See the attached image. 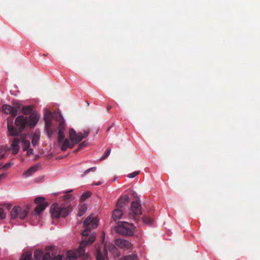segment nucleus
I'll use <instances>...</instances> for the list:
<instances>
[{
	"label": "nucleus",
	"mask_w": 260,
	"mask_h": 260,
	"mask_svg": "<svg viewBox=\"0 0 260 260\" xmlns=\"http://www.w3.org/2000/svg\"><path fill=\"white\" fill-rule=\"evenodd\" d=\"M18 136H20V140L23 143L22 148L23 151H26L30 146V142L28 140H26L25 138L26 136L25 134H22V133Z\"/></svg>",
	"instance_id": "obj_15"
},
{
	"label": "nucleus",
	"mask_w": 260,
	"mask_h": 260,
	"mask_svg": "<svg viewBox=\"0 0 260 260\" xmlns=\"http://www.w3.org/2000/svg\"><path fill=\"white\" fill-rule=\"evenodd\" d=\"M32 253L30 251L24 252L20 258V260H31Z\"/></svg>",
	"instance_id": "obj_20"
},
{
	"label": "nucleus",
	"mask_w": 260,
	"mask_h": 260,
	"mask_svg": "<svg viewBox=\"0 0 260 260\" xmlns=\"http://www.w3.org/2000/svg\"><path fill=\"white\" fill-rule=\"evenodd\" d=\"M32 108L30 106H24L22 108V112L25 115L30 114Z\"/></svg>",
	"instance_id": "obj_24"
},
{
	"label": "nucleus",
	"mask_w": 260,
	"mask_h": 260,
	"mask_svg": "<svg viewBox=\"0 0 260 260\" xmlns=\"http://www.w3.org/2000/svg\"><path fill=\"white\" fill-rule=\"evenodd\" d=\"M142 221L143 223L147 224H150L152 222V219L147 216H144L142 218Z\"/></svg>",
	"instance_id": "obj_28"
},
{
	"label": "nucleus",
	"mask_w": 260,
	"mask_h": 260,
	"mask_svg": "<svg viewBox=\"0 0 260 260\" xmlns=\"http://www.w3.org/2000/svg\"><path fill=\"white\" fill-rule=\"evenodd\" d=\"M98 220L96 217L90 215L83 222L84 230L82 235L83 239L80 243L79 248L75 250H69L67 253V260H76L78 257H82L83 259L86 258L85 252V247L88 245L91 244L95 240L94 234L89 235L91 229H95L98 226Z\"/></svg>",
	"instance_id": "obj_2"
},
{
	"label": "nucleus",
	"mask_w": 260,
	"mask_h": 260,
	"mask_svg": "<svg viewBox=\"0 0 260 260\" xmlns=\"http://www.w3.org/2000/svg\"><path fill=\"white\" fill-rule=\"evenodd\" d=\"M80 150V149H78V148L77 149H76V150H74V152H78V151H79Z\"/></svg>",
	"instance_id": "obj_46"
},
{
	"label": "nucleus",
	"mask_w": 260,
	"mask_h": 260,
	"mask_svg": "<svg viewBox=\"0 0 260 260\" xmlns=\"http://www.w3.org/2000/svg\"><path fill=\"white\" fill-rule=\"evenodd\" d=\"M102 183H103V182L99 181V182H98L97 183H94V185H100L102 184Z\"/></svg>",
	"instance_id": "obj_42"
},
{
	"label": "nucleus",
	"mask_w": 260,
	"mask_h": 260,
	"mask_svg": "<svg viewBox=\"0 0 260 260\" xmlns=\"http://www.w3.org/2000/svg\"><path fill=\"white\" fill-rule=\"evenodd\" d=\"M72 210V208L71 206L65 207L61 205L59 206L56 203L52 204L50 207V213L52 217L56 219L59 217H66Z\"/></svg>",
	"instance_id": "obj_3"
},
{
	"label": "nucleus",
	"mask_w": 260,
	"mask_h": 260,
	"mask_svg": "<svg viewBox=\"0 0 260 260\" xmlns=\"http://www.w3.org/2000/svg\"><path fill=\"white\" fill-rule=\"evenodd\" d=\"M35 260H53L50 253L47 252L43 255V252L40 250H36L34 252Z\"/></svg>",
	"instance_id": "obj_10"
},
{
	"label": "nucleus",
	"mask_w": 260,
	"mask_h": 260,
	"mask_svg": "<svg viewBox=\"0 0 260 260\" xmlns=\"http://www.w3.org/2000/svg\"><path fill=\"white\" fill-rule=\"evenodd\" d=\"M112 107L111 106H109L107 108V112H109L110 110L111 109Z\"/></svg>",
	"instance_id": "obj_43"
},
{
	"label": "nucleus",
	"mask_w": 260,
	"mask_h": 260,
	"mask_svg": "<svg viewBox=\"0 0 260 260\" xmlns=\"http://www.w3.org/2000/svg\"><path fill=\"white\" fill-rule=\"evenodd\" d=\"M54 116H55L56 120L59 121L58 126V131L62 130V131H64L65 128V124L62 115L59 112H56L54 113Z\"/></svg>",
	"instance_id": "obj_11"
},
{
	"label": "nucleus",
	"mask_w": 260,
	"mask_h": 260,
	"mask_svg": "<svg viewBox=\"0 0 260 260\" xmlns=\"http://www.w3.org/2000/svg\"><path fill=\"white\" fill-rule=\"evenodd\" d=\"M3 147H0V153H1V152L3 151Z\"/></svg>",
	"instance_id": "obj_45"
},
{
	"label": "nucleus",
	"mask_w": 260,
	"mask_h": 260,
	"mask_svg": "<svg viewBox=\"0 0 260 260\" xmlns=\"http://www.w3.org/2000/svg\"><path fill=\"white\" fill-rule=\"evenodd\" d=\"M69 133L70 140L74 142L75 144H78L84 139L82 133L77 134L73 128L70 129Z\"/></svg>",
	"instance_id": "obj_8"
},
{
	"label": "nucleus",
	"mask_w": 260,
	"mask_h": 260,
	"mask_svg": "<svg viewBox=\"0 0 260 260\" xmlns=\"http://www.w3.org/2000/svg\"><path fill=\"white\" fill-rule=\"evenodd\" d=\"M64 140V131H62V130L58 131V137H57L58 143L59 144H62V143Z\"/></svg>",
	"instance_id": "obj_21"
},
{
	"label": "nucleus",
	"mask_w": 260,
	"mask_h": 260,
	"mask_svg": "<svg viewBox=\"0 0 260 260\" xmlns=\"http://www.w3.org/2000/svg\"><path fill=\"white\" fill-rule=\"evenodd\" d=\"M109 250L115 256L118 257L120 256V252L114 245L111 246L110 247Z\"/></svg>",
	"instance_id": "obj_23"
},
{
	"label": "nucleus",
	"mask_w": 260,
	"mask_h": 260,
	"mask_svg": "<svg viewBox=\"0 0 260 260\" xmlns=\"http://www.w3.org/2000/svg\"><path fill=\"white\" fill-rule=\"evenodd\" d=\"M61 144V150L63 151H65L68 148H73L75 145L74 142L68 139H64Z\"/></svg>",
	"instance_id": "obj_13"
},
{
	"label": "nucleus",
	"mask_w": 260,
	"mask_h": 260,
	"mask_svg": "<svg viewBox=\"0 0 260 260\" xmlns=\"http://www.w3.org/2000/svg\"><path fill=\"white\" fill-rule=\"evenodd\" d=\"M96 170V167H91L87 170H86L84 173L83 175L85 176L87 175L90 172H94Z\"/></svg>",
	"instance_id": "obj_35"
},
{
	"label": "nucleus",
	"mask_w": 260,
	"mask_h": 260,
	"mask_svg": "<svg viewBox=\"0 0 260 260\" xmlns=\"http://www.w3.org/2000/svg\"><path fill=\"white\" fill-rule=\"evenodd\" d=\"M129 198L126 196H122L120 199H118L117 202L116 206L117 208H122L124 206L126 202H128Z\"/></svg>",
	"instance_id": "obj_16"
},
{
	"label": "nucleus",
	"mask_w": 260,
	"mask_h": 260,
	"mask_svg": "<svg viewBox=\"0 0 260 260\" xmlns=\"http://www.w3.org/2000/svg\"><path fill=\"white\" fill-rule=\"evenodd\" d=\"M141 214L142 210L140 203L137 201H133L129 212V218L133 219L135 222H138L141 220Z\"/></svg>",
	"instance_id": "obj_6"
},
{
	"label": "nucleus",
	"mask_w": 260,
	"mask_h": 260,
	"mask_svg": "<svg viewBox=\"0 0 260 260\" xmlns=\"http://www.w3.org/2000/svg\"><path fill=\"white\" fill-rule=\"evenodd\" d=\"M4 157H5V155L4 154H2L1 155H0V159H2Z\"/></svg>",
	"instance_id": "obj_44"
},
{
	"label": "nucleus",
	"mask_w": 260,
	"mask_h": 260,
	"mask_svg": "<svg viewBox=\"0 0 260 260\" xmlns=\"http://www.w3.org/2000/svg\"><path fill=\"white\" fill-rule=\"evenodd\" d=\"M64 256L61 255H58L57 256L54 257L55 260H64Z\"/></svg>",
	"instance_id": "obj_39"
},
{
	"label": "nucleus",
	"mask_w": 260,
	"mask_h": 260,
	"mask_svg": "<svg viewBox=\"0 0 260 260\" xmlns=\"http://www.w3.org/2000/svg\"><path fill=\"white\" fill-rule=\"evenodd\" d=\"M135 226L134 224L127 222H121L116 227V232L125 236H132L134 234Z\"/></svg>",
	"instance_id": "obj_5"
},
{
	"label": "nucleus",
	"mask_w": 260,
	"mask_h": 260,
	"mask_svg": "<svg viewBox=\"0 0 260 260\" xmlns=\"http://www.w3.org/2000/svg\"><path fill=\"white\" fill-rule=\"evenodd\" d=\"M39 166L38 165H35L31 167H30L29 169H28L26 171H25L23 176L25 177H28L31 176L34 173H35L39 169Z\"/></svg>",
	"instance_id": "obj_17"
},
{
	"label": "nucleus",
	"mask_w": 260,
	"mask_h": 260,
	"mask_svg": "<svg viewBox=\"0 0 260 260\" xmlns=\"http://www.w3.org/2000/svg\"><path fill=\"white\" fill-rule=\"evenodd\" d=\"M6 216V213L4 212V210L0 208V220H3L5 218Z\"/></svg>",
	"instance_id": "obj_34"
},
{
	"label": "nucleus",
	"mask_w": 260,
	"mask_h": 260,
	"mask_svg": "<svg viewBox=\"0 0 260 260\" xmlns=\"http://www.w3.org/2000/svg\"><path fill=\"white\" fill-rule=\"evenodd\" d=\"M111 127H112V126H110V127H109L108 128L107 131H109L110 130V129L111 128Z\"/></svg>",
	"instance_id": "obj_47"
},
{
	"label": "nucleus",
	"mask_w": 260,
	"mask_h": 260,
	"mask_svg": "<svg viewBox=\"0 0 260 260\" xmlns=\"http://www.w3.org/2000/svg\"><path fill=\"white\" fill-rule=\"evenodd\" d=\"M48 205L47 202L43 203L42 204L38 205V206L35 209V212L36 214H40L43 211H44L45 208Z\"/></svg>",
	"instance_id": "obj_18"
},
{
	"label": "nucleus",
	"mask_w": 260,
	"mask_h": 260,
	"mask_svg": "<svg viewBox=\"0 0 260 260\" xmlns=\"http://www.w3.org/2000/svg\"><path fill=\"white\" fill-rule=\"evenodd\" d=\"M87 208V206L86 205H82L78 210V215L79 216H82L84 214V213L86 211Z\"/></svg>",
	"instance_id": "obj_22"
},
{
	"label": "nucleus",
	"mask_w": 260,
	"mask_h": 260,
	"mask_svg": "<svg viewBox=\"0 0 260 260\" xmlns=\"http://www.w3.org/2000/svg\"><path fill=\"white\" fill-rule=\"evenodd\" d=\"M73 191V190H70L68 191H66V193H67L64 196H63V199L65 201H69L72 198V195L69 194V193Z\"/></svg>",
	"instance_id": "obj_31"
},
{
	"label": "nucleus",
	"mask_w": 260,
	"mask_h": 260,
	"mask_svg": "<svg viewBox=\"0 0 260 260\" xmlns=\"http://www.w3.org/2000/svg\"><path fill=\"white\" fill-rule=\"evenodd\" d=\"M28 209H22L19 206H15L13 208L11 211V218L15 219L19 217L20 219H23L25 218L28 213Z\"/></svg>",
	"instance_id": "obj_7"
},
{
	"label": "nucleus",
	"mask_w": 260,
	"mask_h": 260,
	"mask_svg": "<svg viewBox=\"0 0 260 260\" xmlns=\"http://www.w3.org/2000/svg\"><path fill=\"white\" fill-rule=\"evenodd\" d=\"M91 194V193L89 191L84 192L81 197L80 202H83L85 201L87 199L90 197Z\"/></svg>",
	"instance_id": "obj_27"
},
{
	"label": "nucleus",
	"mask_w": 260,
	"mask_h": 260,
	"mask_svg": "<svg viewBox=\"0 0 260 260\" xmlns=\"http://www.w3.org/2000/svg\"><path fill=\"white\" fill-rule=\"evenodd\" d=\"M45 200V198L42 197H37L35 199V203L39 205V204H42L43 203H45V202H44Z\"/></svg>",
	"instance_id": "obj_29"
},
{
	"label": "nucleus",
	"mask_w": 260,
	"mask_h": 260,
	"mask_svg": "<svg viewBox=\"0 0 260 260\" xmlns=\"http://www.w3.org/2000/svg\"><path fill=\"white\" fill-rule=\"evenodd\" d=\"M13 164L11 162H8L3 166L1 169L3 170H7L13 166Z\"/></svg>",
	"instance_id": "obj_32"
},
{
	"label": "nucleus",
	"mask_w": 260,
	"mask_h": 260,
	"mask_svg": "<svg viewBox=\"0 0 260 260\" xmlns=\"http://www.w3.org/2000/svg\"><path fill=\"white\" fill-rule=\"evenodd\" d=\"M87 144L85 141L81 143L78 146V149H81L86 146Z\"/></svg>",
	"instance_id": "obj_38"
},
{
	"label": "nucleus",
	"mask_w": 260,
	"mask_h": 260,
	"mask_svg": "<svg viewBox=\"0 0 260 260\" xmlns=\"http://www.w3.org/2000/svg\"><path fill=\"white\" fill-rule=\"evenodd\" d=\"M110 152H111V149H109V148L107 149L104 152L103 156H102L100 158L99 160L102 161V160L105 159V158H106L109 155Z\"/></svg>",
	"instance_id": "obj_30"
},
{
	"label": "nucleus",
	"mask_w": 260,
	"mask_h": 260,
	"mask_svg": "<svg viewBox=\"0 0 260 260\" xmlns=\"http://www.w3.org/2000/svg\"><path fill=\"white\" fill-rule=\"evenodd\" d=\"M7 176V174L6 173H2V174H1L0 175V181H1V180L2 179L6 178Z\"/></svg>",
	"instance_id": "obj_41"
},
{
	"label": "nucleus",
	"mask_w": 260,
	"mask_h": 260,
	"mask_svg": "<svg viewBox=\"0 0 260 260\" xmlns=\"http://www.w3.org/2000/svg\"><path fill=\"white\" fill-rule=\"evenodd\" d=\"M45 132L47 133L48 136L51 138L53 135V131L51 128L45 129Z\"/></svg>",
	"instance_id": "obj_36"
},
{
	"label": "nucleus",
	"mask_w": 260,
	"mask_h": 260,
	"mask_svg": "<svg viewBox=\"0 0 260 260\" xmlns=\"http://www.w3.org/2000/svg\"><path fill=\"white\" fill-rule=\"evenodd\" d=\"M20 106L19 105L12 107L10 105L5 104L3 106L2 110L7 114H11V116L7 118V128L8 135L10 136H18L22 133L26 125L30 128L34 127L39 120V117L37 114H31L28 117H24L22 115L17 117L13 123V117L19 113Z\"/></svg>",
	"instance_id": "obj_1"
},
{
	"label": "nucleus",
	"mask_w": 260,
	"mask_h": 260,
	"mask_svg": "<svg viewBox=\"0 0 260 260\" xmlns=\"http://www.w3.org/2000/svg\"><path fill=\"white\" fill-rule=\"evenodd\" d=\"M52 113L51 112L46 113L44 116V120L45 121V129L51 128L52 120H51Z\"/></svg>",
	"instance_id": "obj_14"
},
{
	"label": "nucleus",
	"mask_w": 260,
	"mask_h": 260,
	"mask_svg": "<svg viewBox=\"0 0 260 260\" xmlns=\"http://www.w3.org/2000/svg\"><path fill=\"white\" fill-rule=\"evenodd\" d=\"M140 173V171H135L132 173H130L127 175V177L129 178H133L135 177L137 175H138Z\"/></svg>",
	"instance_id": "obj_33"
},
{
	"label": "nucleus",
	"mask_w": 260,
	"mask_h": 260,
	"mask_svg": "<svg viewBox=\"0 0 260 260\" xmlns=\"http://www.w3.org/2000/svg\"><path fill=\"white\" fill-rule=\"evenodd\" d=\"M104 241L105 234H104L102 237L101 243L97 244L95 246L96 260H108V251Z\"/></svg>",
	"instance_id": "obj_4"
},
{
	"label": "nucleus",
	"mask_w": 260,
	"mask_h": 260,
	"mask_svg": "<svg viewBox=\"0 0 260 260\" xmlns=\"http://www.w3.org/2000/svg\"><path fill=\"white\" fill-rule=\"evenodd\" d=\"M122 212L119 208H117L113 212L112 217L114 220H117L121 217L122 215Z\"/></svg>",
	"instance_id": "obj_19"
},
{
	"label": "nucleus",
	"mask_w": 260,
	"mask_h": 260,
	"mask_svg": "<svg viewBox=\"0 0 260 260\" xmlns=\"http://www.w3.org/2000/svg\"><path fill=\"white\" fill-rule=\"evenodd\" d=\"M27 154L28 155H30L31 154H32L33 153V152H34V150L32 149H28L27 150Z\"/></svg>",
	"instance_id": "obj_40"
},
{
	"label": "nucleus",
	"mask_w": 260,
	"mask_h": 260,
	"mask_svg": "<svg viewBox=\"0 0 260 260\" xmlns=\"http://www.w3.org/2000/svg\"><path fill=\"white\" fill-rule=\"evenodd\" d=\"M115 244L119 248L124 250L132 249L133 246L132 244L129 241L122 239H116Z\"/></svg>",
	"instance_id": "obj_9"
},
{
	"label": "nucleus",
	"mask_w": 260,
	"mask_h": 260,
	"mask_svg": "<svg viewBox=\"0 0 260 260\" xmlns=\"http://www.w3.org/2000/svg\"><path fill=\"white\" fill-rule=\"evenodd\" d=\"M137 255L135 254H133L131 255H126L122 257L120 260H137Z\"/></svg>",
	"instance_id": "obj_26"
},
{
	"label": "nucleus",
	"mask_w": 260,
	"mask_h": 260,
	"mask_svg": "<svg viewBox=\"0 0 260 260\" xmlns=\"http://www.w3.org/2000/svg\"><path fill=\"white\" fill-rule=\"evenodd\" d=\"M20 138H15L13 139L11 143V147L12 149V153L14 155L17 154L19 150V144L20 141Z\"/></svg>",
	"instance_id": "obj_12"
},
{
	"label": "nucleus",
	"mask_w": 260,
	"mask_h": 260,
	"mask_svg": "<svg viewBox=\"0 0 260 260\" xmlns=\"http://www.w3.org/2000/svg\"><path fill=\"white\" fill-rule=\"evenodd\" d=\"M39 139L40 137L37 133H35L33 135L32 137L31 143L34 147H36L37 145Z\"/></svg>",
	"instance_id": "obj_25"
},
{
	"label": "nucleus",
	"mask_w": 260,
	"mask_h": 260,
	"mask_svg": "<svg viewBox=\"0 0 260 260\" xmlns=\"http://www.w3.org/2000/svg\"><path fill=\"white\" fill-rule=\"evenodd\" d=\"M89 133H90V131L89 130V129L84 130L83 134H82L84 138H86L88 136V135H89Z\"/></svg>",
	"instance_id": "obj_37"
}]
</instances>
